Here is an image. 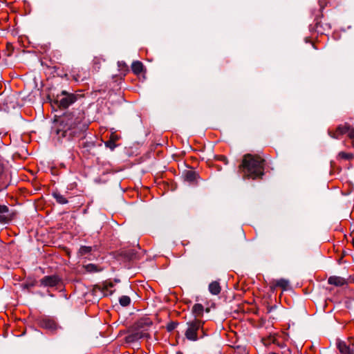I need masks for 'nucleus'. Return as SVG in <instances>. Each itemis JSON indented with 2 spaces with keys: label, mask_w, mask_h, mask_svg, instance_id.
I'll return each mask as SVG.
<instances>
[{
  "label": "nucleus",
  "mask_w": 354,
  "mask_h": 354,
  "mask_svg": "<svg viewBox=\"0 0 354 354\" xmlns=\"http://www.w3.org/2000/svg\"><path fill=\"white\" fill-rule=\"evenodd\" d=\"M131 69L135 74L139 75L143 70V64L139 61L133 62L131 64Z\"/></svg>",
  "instance_id": "obj_17"
},
{
  "label": "nucleus",
  "mask_w": 354,
  "mask_h": 354,
  "mask_svg": "<svg viewBox=\"0 0 354 354\" xmlns=\"http://www.w3.org/2000/svg\"><path fill=\"white\" fill-rule=\"evenodd\" d=\"M109 287L111 288L113 287V284L110 283L109 285L105 286L106 290H108Z\"/></svg>",
  "instance_id": "obj_31"
},
{
  "label": "nucleus",
  "mask_w": 354,
  "mask_h": 354,
  "mask_svg": "<svg viewBox=\"0 0 354 354\" xmlns=\"http://www.w3.org/2000/svg\"><path fill=\"white\" fill-rule=\"evenodd\" d=\"M104 59L102 56H95L93 59V68L94 71H97L100 68V65Z\"/></svg>",
  "instance_id": "obj_19"
},
{
  "label": "nucleus",
  "mask_w": 354,
  "mask_h": 354,
  "mask_svg": "<svg viewBox=\"0 0 354 354\" xmlns=\"http://www.w3.org/2000/svg\"><path fill=\"white\" fill-rule=\"evenodd\" d=\"M84 119V113L82 110L65 113L60 118L56 130L58 139L70 141L82 136L88 128Z\"/></svg>",
  "instance_id": "obj_1"
},
{
  "label": "nucleus",
  "mask_w": 354,
  "mask_h": 354,
  "mask_svg": "<svg viewBox=\"0 0 354 354\" xmlns=\"http://www.w3.org/2000/svg\"><path fill=\"white\" fill-rule=\"evenodd\" d=\"M204 322L194 318L193 320L187 322V329L185 332V337L189 341H197L199 333L203 332Z\"/></svg>",
  "instance_id": "obj_4"
},
{
  "label": "nucleus",
  "mask_w": 354,
  "mask_h": 354,
  "mask_svg": "<svg viewBox=\"0 0 354 354\" xmlns=\"http://www.w3.org/2000/svg\"><path fill=\"white\" fill-rule=\"evenodd\" d=\"M15 215L13 212H10L8 206L0 205V223H9L13 219Z\"/></svg>",
  "instance_id": "obj_8"
},
{
  "label": "nucleus",
  "mask_w": 354,
  "mask_h": 354,
  "mask_svg": "<svg viewBox=\"0 0 354 354\" xmlns=\"http://www.w3.org/2000/svg\"><path fill=\"white\" fill-rule=\"evenodd\" d=\"M93 250V247L83 245L81 246L78 250L77 255L79 257L86 256L91 252Z\"/></svg>",
  "instance_id": "obj_20"
},
{
  "label": "nucleus",
  "mask_w": 354,
  "mask_h": 354,
  "mask_svg": "<svg viewBox=\"0 0 354 354\" xmlns=\"http://www.w3.org/2000/svg\"><path fill=\"white\" fill-rule=\"evenodd\" d=\"M289 283L290 282L288 279H279L272 281L270 288L272 290H274L277 287H280L283 290H286L289 286Z\"/></svg>",
  "instance_id": "obj_9"
},
{
  "label": "nucleus",
  "mask_w": 354,
  "mask_h": 354,
  "mask_svg": "<svg viewBox=\"0 0 354 354\" xmlns=\"http://www.w3.org/2000/svg\"><path fill=\"white\" fill-rule=\"evenodd\" d=\"M198 178V174L194 171L188 170L185 172V179L190 183L196 182Z\"/></svg>",
  "instance_id": "obj_13"
},
{
  "label": "nucleus",
  "mask_w": 354,
  "mask_h": 354,
  "mask_svg": "<svg viewBox=\"0 0 354 354\" xmlns=\"http://www.w3.org/2000/svg\"><path fill=\"white\" fill-rule=\"evenodd\" d=\"M9 186L8 183H5L3 181H0V192L3 190L7 189V187Z\"/></svg>",
  "instance_id": "obj_27"
},
{
  "label": "nucleus",
  "mask_w": 354,
  "mask_h": 354,
  "mask_svg": "<svg viewBox=\"0 0 354 354\" xmlns=\"http://www.w3.org/2000/svg\"><path fill=\"white\" fill-rule=\"evenodd\" d=\"M209 291L214 295H217L221 292V288L218 281H212L209 285Z\"/></svg>",
  "instance_id": "obj_15"
},
{
  "label": "nucleus",
  "mask_w": 354,
  "mask_h": 354,
  "mask_svg": "<svg viewBox=\"0 0 354 354\" xmlns=\"http://www.w3.org/2000/svg\"><path fill=\"white\" fill-rule=\"evenodd\" d=\"M80 145L82 147L83 153H91L95 147V143L94 141L92 140H82Z\"/></svg>",
  "instance_id": "obj_12"
},
{
  "label": "nucleus",
  "mask_w": 354,
  "mask_h": 354,
  "mask_svg": "<svg viewBox=\"0 0 354 354\" xmlns=\"http://www.w3.org/2000/svg\"><path fill=\"white\" fill-rule=\"evenodd\" d=\"M39 326L42 328L48 330L52 333H55L58 329L62 327L57 323V322L49 317H43L39 320Z\"/></svg>",
  "instance_id": "obj_6"
},
{
  "label": "nucleus",
  "mask_w": 354,
  "mask_h": 354,
  "mask_svg": "<svg viewBox=\"0 0 354 354\" xmlns=\"http://www.w3.org/2000/svg\"><path fill=\"white\" fill-rule=\"evenodd\" d=\"M276 308V306H271L268 308V313L271 312V310H273V309Z\"/></svg>",
  "instance_id": "obj_30"
},
{
  "label": "nucleus",
  "mask_w": 354,
  "mask_h": 354,
  "mask_svg": "<svg viewBox=\"0 0 354 354\" xmlns=\"http://www.w3.org/2000/svg\"><path fill=\"white\" fill-rule=\"evenodd\" d=\"M350 126L347 124L339 125L337 128L335 132H329L330 136L334 138H339V136L347 134Z\"/></svg>",
  "instance_id": "obj_11"
},
{
  "label": "nucleus",
  "mask_w": 354,
  "mask_h": 354,
  "mask_svg": "<svg viewBox=\"0 0 354 354\" xmlns=\"http://www.w3.org/2000/svg\"><path fill=\"white\" fill-rule=\"evenodd\" d=\"M152 325V322L148 317H142L138 320L133 325L134 332L127 337V342H133L141 338L148 337L147 333L148 328Z\"/></svg>",
  "instance_id": "obj_3"
},
{
  "label": "nucleus",
  "mask_w": 354,
  "mask_h": 354,
  "mask_svg": "<svg viewBox=\"0 0 354 354\" xmlns=\"http://www.w3.org/2000/svg\"><path fill=\"white\" fill-rule=\"evenodd\" d=\"M86 270L88 272H97L98 270L97 269V267L93 263H89L85 266Z\"/></svg>",
  "instance_id": "obj_23"
},
{
  "label": "nucleus",
  "mask_w": 354,
  "mask_h": 354,
  "mask_svg": "<svg viewBox=\"0 0 354 354\" xmlns=\"http://www.w3.org/2000/svg\"><path fill=\"white\" fill-rule=\"evenodd\" d=\"M337 348L342 354H354L353 351L344 342H339Z\"/></svg>",
  "instance_id": "obj_14"
},
{
  "label": "nucleus",
  "mask_w": 354,
  "mask_h": 354,
  "mask_svg": "<svg viewBox=\"0 0 354 354\" xmlns=\"http://www.w3.org/2000/svg\"><path fill=\"white\" fill-rule=\"evenodd\" d=\"M328 283L335 286H342L348 283V280L341 277L331 276L328 278Z\"/></svg>",
  "instance_id": "obj_10"
},
{
  "label": "nucleus",
  "mask_w": 354,
  "mask_h": 354,
  "mask_svg": "<svg viewBox=\"0 0 354 354\" xmlns=\"http://www.w3.org/2000/svg\"><path fill=\"white\" fill-rule=\"evenodd\" d=\"M204 307L201 304H196L193 306L192 312L194 315L195 318L198 317H201L203 315Z\"/></svg>",
  "instance_id": "obj_16"
},
{
  "label": "nucleus",
  "mask_w": 354,
  "mask_h": 354,
  "mask_svg": "<svg viewBox=\"0 0 354 354\" xmlns=\"http://www.w3.org/2000/svg\"><path fill=\"white\" fill-rule=\"evenodd\" d=\"M61 281V278L56 274L45 276L40 280V285L44 287L53 288L58 286Z\"/></svg>",
  "instance_id": "obj_7"
},
{
  "label": "nucleus",
  "mask_w": 354,
  "mask_h": 354,
  "mask_svg": "<svg viewBox=\"0 0 354 354\" xmlns=\"http://www.w3.org/2000/svg\"><path fill=\"white\" fill-rule=\"evenodd\" d=\"M176 326V323H171V324H169L167 326V330H168L169 331H171V330H174V329L175 328Z\"/></svg>",
  "instance_id": "obj_28"
},
{
  "label": "nucleus",
  "mask_w": 354,
  "mask_h": 354,
  "mask_svg": "<svg viewBox=\"0 0 354 354\" xmlns=\"http://www.w3.org/2000/svg\"><path fill=\"white\" fill-rule=\"evenodd\" d=\"M106 146L110 148L111 150L114 149L116 147V145L113 140H109L105 143Z\"/></svg>",
  "instance_id": "obj_26"
},
{
  "label": "nucleus",
  "mask_w": 354,
  "mask_h": 354,
  "mask_svg": "<svg viewBox=\"0 0 354 354\" xmlns=\"http://www.w3.org/2000/svg\"><path fill=\"white\" fill-rule=\"evenodd\" d=\"M347 135L352 140V144L354 147V129L350 127L347 132Z\"/></svg>",
  "instance_id": "obj_25"
},
{
  "label": "nucleus",
  "mask_w": 354,
  "mask_h": 354,
  "mask_svg": "<svg viewBox=\"0 0 354 354\" xmlns=\"http://www.w3.org/2000/svg\"><path fill=\"white\" fill-rule=\"evenodd\" d=\"M119 302H120L121 306H127L131 303V299L128 296H125V295L124 296H122L120 298V299H119Z\"/></svg>",
  "instance_id": "obj_21"
},
{
  "label": "nucleus",
  "mask_w": 354,
  "mask_h": 354,
  "mask_svg": "<svg viewBox=\"0 0 354 354\" xmlns=\"http://www.w3.org/2000/svg\"><path fill=\"white\" fill-rule=\"evenodd\" d=\"M53 196L59 204L64 205L68 203V200L66 198V197L58 192H54L53 193Z\"/></svg>",
  "instance_id": "obj_18"
},
{
  "label": "nucleus",
  "mask_w": 354,
  "mask_h": 354,
  "mask_svg": "<svg viewBox=\"0 0 354 354\" xmlns=\"http://www.w3.org/2000/svg\"><path fill=\"white\" fill-rule=\"evenodd\" d=\"M36 283H37V281L35 280H34L30 282L23 283L22 287L26 289H29L32 287H34L36 285Z\"/></svg>",
  "instance_id": "obj_24"
},
{
  "label": "nucleus",
  "mask_w": 354,
  "mask_h": 354,
  "mask_svg": "<svg viewBox=\"0 0 354 354\" xmlns=\"http://www.w3.org/2000/svg\"><path fill=\"white\" fill-rule=\"evenodd\" d=\"M262 340L263 341L264 344H268L267 342H265L264 339H263Z\"/></svg>",
  "instance_id": "obj_32"
},
{
  "label": "nucleus",
  "mask_w": 354,
  "mask_h": 354,
  "mask_svg": "<svg viewBox=\"0 0 354 354\" xmlns=\"http://www.w3.org/2000/svg\"><path fill=\"white\" fill-rule=\"evenodd\" d=\"M263 163L264 160L260 156L248 153L243 156L239 169L243 173L244 177L256 179L263 175Z\"/></svg>",
  "instance_id": "obj_2"
},
{
  "label": "nucleus",
  "mask_w": 354,
  "mask_h": 354,
  "mask_svg": "<svg viewBox=\"0 0 354 354\" xmlns=\"http://www.w3.org/2000/svg\"><path fill=\"white\" fill-rule=\"evenodd\" d=\"M338 156L339 158L344 159V160H350V159L353 158V157L352 153H346L344 151L339 153Z\"/></svg>",
  "instance_id": "obj_22"
},
{
  "label": "nucleus",
  "mask_w": 354,
  "mask_h": 354,
  "mask_svg": "<svg viewBox=\"0 0 354 354\" xmlns=\"http://www.w3.org/2000/svg\"><path fill=\"white\" fill-rule=\"evenodd\" d=\"M80 97V95L63 91L60 95H57L56 103L59 108L66 109Z\"/></svg>",
  "instance_id": "obj_5"
},
{
  "label": "nucleus",
  "mask_w": 354,
  "mask_h": 354,
  "mask_svg": "<svg viewBox=\"0 0 354 354\" xmlns=\"http://www.w3.org/2000/svg\"><path fill=\"white\" fill-rule=\"evenodd\" d=\"M274 340H275L274 337H273V336H270V337H269V342H268V343H270V342H274Z\"/></svg>",
  "instance_id": "obj_29"
}]
</instances>
